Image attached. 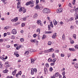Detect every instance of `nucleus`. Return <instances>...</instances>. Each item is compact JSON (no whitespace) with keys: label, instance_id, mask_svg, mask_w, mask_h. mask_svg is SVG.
<instances>
[{"label":"nucleus","instance_id":"2eb2a0df","mask_svg":"<svg viewBox=\"0 0 78 78\" xmlns=\"http://www.w3.org/2000/svg\"><path fill=\"white\" fill-rule=\"evenodd\" d=\"M45 34H50V33H52V32L51 31H46L45 32Z\"/></svg>","mask_w":78,"mask_h":78},{"label":"nucleus","instance_id":"0eeeda50","mask_svg":"<svg viewBox=\"0 0 78 78\" xmlns=\"http://www.w3.org/2000/svg\"><path fill=\"white\" fill-rule=\"evenodd\" d=\"M31 42H34V43H35V42H36V45H37V44H38L39 41H36V39H34V40H31Z\"/></svg>","mask_w":78,"mask_h":78},{"label":"nucleus","instance_id":"7ed1b4c3","mask_svg":"<svg viewBox=\"0 0 78 78\" xmlns=\"http://www.w3.org/2000/svg\"><path fill=\"white\" fill-rule=\"evenodd\" d=\"M54 49L53 48H51L50 49L44 51V53H49L51 51H53Z\"/></svg>","mask_w":78,"mask_h":78},{"label":"nucleus","instance_id":"1a4fd4ad","mask_svg":"<svg viewBox=\"0 0 78 78\" xmlns=\"http://www.w3.org/2000/svg\"><path fill=\"white\" fill-rule=\"evenodd\" d=\"M18 20V17H16V18H14L13 19H12L11 20L12 22H16V21H17Z\"/></svg>","mask_w":78,"mask_h":78},{"label":"nucleus","instance_id":"5fc2aeb1","mask_svg":"<svg viewBox=\"0 0 78 78\" xmlns=\"http://www.w3.org/2000/svg\"><path fill=\"white\" fill-rule=\"evenodd\" d=\"M10 66H11V65H10V64H8L6 65L7 67H10Z\"/></svg>","mask_w":78,"mask_h":78},{"label":"nucleus","instance_id":"412c9836","mask_svg":"<svg viewBox=\"0 0 78 78\" xmlns=\"http://www.w3.org/2000/svg\"><path fill=\"white\" fill-rule=\"evenodd\" d=\"M40 31H41V29L37 28V29L36 31L37 32H39L38 34H40Z\"/></svg>","mask_w":78,"mask_h":78},{"label":"nucleus","instance_id":"f704fd0d","mask_svg":"<svg viewBox=\"0 0 78 78\" xmlns=\"http://www.w3.org/2000/svg\"><path fill=\"white\" fill-rule=\"evenodd\" d=\"M48 45H51V41H49L48 43Z\"/></svg>","mask_w":78,"mask_h":78},{"label":"nucleus","instance_id":"e2e57ef3","mask_svg":"<svg viewBox=\"0 0 78 78\" xmlns=\"http://www.w3.org/2000/svg\"><path fill=\"white\" fill-rule=\"evenodd\" d=\"M17 5H20V2H18L17 3Z\"/></svg>","mask_w":78,"mask_h":78},{"label":"nucleus","instance_id":"338daca9","mask_svg":"<svg viewBox=\"0 0 78 78\" xmlns=\"http://www.w3.org/2000/svg\"><path fill=\"white\" fill-rule=\"evenodd\" d=\"M22 77V78H25V75H23Z\"/></svg>","mask_w":78,"mask_h":78},{"label":"nucleus","instance_id":"72a5a7b5","mask_svg":"<svg viewBox=\"0 0 78 78\" xmlns=\"http://www.w3.org/2000/svg\"><path fill=\"white\" fill-rule=\"evenodd\" d=\"M20 47L21 48V46H18L16 47V50H19V49H20Z\"/></svg>","mask_w":78,"mask_h":78},{"label":"nucleus","instance_id":"f257e3e1","mask_svg":"<svg viewBox=\"0 0 78 78\" xmlns=\"http://www.w3.org/2000/svg\"><path fill=\"white\" fill-rule=\"evenodd\" d=\"M43 12L44 13V14H49L50 12V10L48 9H44L43 10Z\"/></svg>","mask_w":78,"mask_h":78},{"label":"nucleus","instance_id":"39448f33","mask_svg":"<svg viewBox=\"0 0 78 78\" xmlns=\"http://www.w3.org/2000/svg\"><path fill=\"white\" fill-rule=\"evenodd\" d=\"M37 24L40 25L41 26V27H42V26H43L42 23H41V21L40 20H37Z\"/></svg>","mask_w":78,"mask_h":78},{"label":"nucleus","instance_id":"6ab92c4d","mask_svg":"<svg viewBox=\"0 0 78 78\" xmlns=\"http://www.w3.org/2000/svg\"><path fill=\"white\" fill-rule=\"evenodd\" d=\"M35 60L33 59H31V63H32V64H34V61H35Z\"/></svg>","mask_w":78,"mask_h":78},{"label":"nucleus","instance_id":"2f4dec72","mask_svg":"<svg viewBox=\"0 0 78 78\" xmlns=\"http://www.w3.org/2000/svg\"><path fill=\"white\" fill-rule=\"evenodd\" d=\"M44 73L46 74V72L47 71V68H44Z\"/></svg>","mask_w":78,"mask_h":78},{"label":"nucleus","instance_id":"de8ad7c7","mask_svg":"<svg viewBox=\"0 0 78 78\" xmlns=\"http://www.w3.org/2000/svg\"><path fill=\"white\" fill-rule=\"evenodd\" d=\"M55 54H53L52 55V58H55Z\"/></svg>","mask_w":78,"mask_h":78},{"label":"nucleus","instance_id":"c9c22d12","mask_svg":"<svg viewBox=\"0 0 78 78\" xmlns=\"http://www.w3.org/2000/svg\"><path fill=\"white\" fill-rule=\"evenodd\" d=\"M21 20H26L27 19H26V18H22L21 19Z\"/></svg>","mask_w":78,"mask_h":78},{"label":"nucleus","instance_id":"a211bd4d","mask_svg":"<svg viewBox=\"0 0 78 78\" xmlns=\"http://www.w3.org/2000/svg\"><path fill=\"white\" fill-rule=\"evenodd\" d=\"M3 73H6L8 72V70L5 69V70H3Z\"/></svg>","mask_w":78,"mask_h":78},{"label":"nucleus","instance_id":"864d4df0","mask_svg":"<svg viewBox=\"0 0 78 78\" xmlns=\"http://www.w3.org/2000/svg\"><path fill=\"white\" fill-rule=\"evenodd\" d=\"M20 7V5H17V8H19Z\"/></svg>","mask_w":78,"mask_h":78},{"label":"nucleus","instance_id":"8fccbe9b","mask_svg":"<svg viewBox=\"0 0 78 78\" xmlns=\"http://www.w3.org/2000/svg\"><path fill=\"white\" fill-rule=\"evenodd\" d=\"M3 67V64H0V68H2V67Z\"/></svg>","mask_w":78,"mask_h":78},{"label":"nucleus","instance_id":"ea45409f","mask_svg":"<svg viewBox=\"0 0 78 78\" xmlns=\"http://www.w3.org/2000/svg\"><path fill=\"white\" fill-rule=\"evenodd\" d=\"M25 54L27 55H28V54H29V52L28 51H26L25 52Z\"/></svg>","mask_w":78,"mask_h":78},{"label":"nucleus","instance_id":"5701e85b","mask_svg":"<svg viewBox=\"0 0 78 78\" xmlns=\"http://www.w3.org/2000/svg\"><path fill=\"white\" fill-rule=\"evenodd\" d=\"M74 19V18L73 17H71L69 19V21H72Z\"/></svg>","mask_w":78,"mask_h":78},{"label":"nucleus","instance_id":"774afa93","mask_svg":"<svg viewBox=\"0 0 78 78\" xmlns=\"http://www.w3.org/2000/svg\"><path fill=\"white\" fill-rule=\"evenodd\" d=\"M76 25H78V20H76Z\"/></svg>","mask_w":78,"mask_h":78},{"label":"nucleus","instance_id":"0e129e2a","mask_svg":"<svg viewBox=\"0 0 78 78\" xmlns=\"http://www.w3.org/2000/svg\"><path fill=\"white\" fill-rule=\"evenodd\" d=\"M69 6L70 7H72V5H71V3H69Z\"/></svg>","mask_w":78,"mask_h":78},{"label":"nucleus","instance_id":"c85d7f7f","mask_svg":"<svg viewBox=\"0 0 78 78\" xmlns=\"http://www.w3.org/2000/svg\"><path fill=\"white\" fill-rule=\"evenodd\" d=\"M56 58H53V59L52 60V62L55 63V62H56Z\"/></svg>","mask_w":78,"mask_h":78},{"label":"nucleus","instance_id":"13d9d810","mask_svg":"<svg viewBox=\"0 0 78 78\" xmlns=\"http://www.w3.org/2000/svg\"><path fill=\"white\" fill-rule=\"evenodd\" d=\"M73 28H74V27L73 26H71L70 27L71 29H73Z\"/></svg>","mask_w":78,"mask_h":78},{"label":"nucleus","instance_id":"37998d69","mask_svg":"<svg viewBox=\"0 0 78 78\" xmlns=\"http://www.w3.org/2000/svg\"><path fill=\"white\" fill-rule=\"evenodd\" d=\"M23 8H20V9H19V11H20V12H21V11H22Z\"/></svg>","mask_w":78,"mask_h":78},{"label":"nucleus","instance_id":"a18cd8bd","mask_svg":"<svg viewBox=\"0 0 78 78\" xmlns=\"http://www.w3.org/2000/svg\"><path fill=\"white\" fill-rule=\"evenodd\" d=\"M11 39H15V37L12 35L11 37Z\"/></svg>","mask_w":78,"mask_h":78},{"label":"nucleus","instance_id":"603ef678","mask_svg":"<svg viewBox=\"0 0 78 78\" xmlns=\"http://www.w3.org/2000/svg\"><path fill=\"white\" fill-rule=\"evenodd\" d=\"M18 73H19L18 74L19 75H21V74H22V71H20Z\"/></svg>","mask_w":78,"mask_h":78},{"label":"nucleus","instance_id":"49530a36","mask_svg":"<svg viewBox=\"0 0 78 78\" xmlns=\"http://www.w3.org/2000/svg\"><path fill=\"white\" fill-rule=\"evenodd\" d=\"M40 2H43V3H45V0H40Z\"/></svg>","mask_w":78,"mask_h":78},{"label":"nucleus","instance_id":"9b49d317","mask_svg":"<svg viewBox=\"0 0 78 78\" xmlns=\"http://www.w3.org/2000/svg\"><path fill=\"white\" fill-rule=\"evenodd\" d=\"M75 20H77L78 19V15L76 13H75L74 15Z\"/></svg>","mask_w":78,"mask_h":78},{"label":"nucleus","instance_id":"a878e982","mask_svg":"<svg viewBox=\"0 0 78 78\" xmlns=\"http://www.w3.org/2000/svg\"><path fill=\"white\" fill-rule=\"evenodd\" d=\"M75 67L76 69H78V64H75Z\"/></svg>","mask_w":78,"mask_h":78},{"label":"nucleus","instance_id":"6e6d98bb","mask_svg":"<svg viewBox=\"0 0 78 78\" xmlns=\"http://www.w3.org/2000/svg\"><path fill=\"white\" fill-rule=\"evenodd\" d=\"M3 41V39H0V42H2Z\"/></svg>","mask_w":78,"mask_h":78},{"label":"nucleus","instance_id":"f3484780","mask_svg":"<svg viewBox=\"0 0 78 78\" xmlns=\"http://www.w3.org/2000/svg\"><path fill=\"white\" fill-rule=\"evenodd\" d=\"M69 50L70 51H75V49L74 48H69Z\"/></svg>","mask_w":78,"mask_h":78},{"label":"nucleus","instance_id":"09e8293b","mask_svg":"<svg viewBox=\"0 0 78 78\" xmlns=\"http://www.w3.org/2000/svg\"><path fill=\"white\" fill-rule=\"evenodd\" d=\"M22 11H23V13H25V12H26V11H27V10L26 9H24L23 10H22Z\"/></svg>","mask_w":78,"mask_h":78},{"label":"nucleus","instance_id":"69168bd1","mask_svg":"<svg viewBox=\"0 0 78 78\" xmlns=\"http://www.w3.org/2000/svg\"><path fill=\"white\" fill-rule=\"evenodd\" d=\"M75 11H76V12H78V8L76 9Z\"/></svg>","mask_w":78,"mask_h":78},{"label":"nucleus","instance_id":"c03bdc74","mask_svg":"<svg viewBox=\"0 0 78 78\" xmlns=\"http://www.w3.org/2000/svg\"><path fill=\"white\" fill-rule=\"evenodd\" d=\"M33 36L34 37H36V36H37V34H34L33 35Z\"/></svg>","mask_w":78,"mask_h":78},{"label":"nucleus","instance_id":"4c0bfd02","mask_svg":"<svg viewBox=\"0 0 78 78\" xmlns=\"http://www.w3.org/2000/svg\"><path fill=\"white\" fill-rule=\"evenodd\" d=\"M45 66L46 67H49V65L48 63H46L45 64Z\"/></svg>","mask_w":78,"mask_h":78},{"label":"nucleus","instance_id":"7c9ffc66","mask_svg":"<svg viewBox=\"0 0 78 78\" xmlns=\"http://www.w3.org/2000/svg\"><path fill=\"white\" fill-rule=\"evenodd\" d=\"M32 69H31V74L33 75L34 74V71L33 70H32Z\"/></svg>","mask_w":78,"mask_h":78},{"label":"nucleus","instance_id":"4be33fe9","mask_svg":"<svg viewBox=\"0 0 78 78\" xmlns=\"http://www.w3.org/2000/svg\"><path fill=\"white\" fill-rule=\"evenodd\" d=\"M10 28V27L9 26H6V27H5L4 29V30H8V29H9Z\"/></svg>","mask_w":78,"mask_h":78},{"label":"nucleus","instance_id":"bf43d9fd","mask_svg":"<svg viewBox=\"0 0 78 78\" xmlns=\"http://www.w3.org/2000/svg\"><path fill=\"white\" fill-rule=\"evenodd\" d=\"M19 74H16V76L17 78H19Z\"/></svg>","mask_w":78,"mask_h":78},{"label":"nucleus","instance_id":"c756f323","mask_svg":"<svg viewBox=\"0 0 78 78\" xmlns=\"http://www.w3.org/2000/svg\"><path fill=\"white\" fill-rule=\"evenodd\" d=\"M47 37V36L46 35H43V37H42V39H44L46 38Z\"/></svg>","mask_w":78,"mask_h":78},{"label":"nucleus","instance_id":"aec40b11","mask_svg":"<svg viewBox=\"0 0 78 78\" xmlns=\"http://www.w3.org/2000/svg\"><path fill=\"white\" fill-rule=\"evenodd\" d=\"M62 38L63 40H65V39H66V37L65 36V34H63Z\"/></svg>","mask_w":78,"mask_h":78},{"label":"nucleus","instance_id":"58836bf2","mask_svg":"<svg viewBox=\"0 0 78 78\" xmlns=\"http://www.w3.org/2000/svg\"><path fill=\"white\" fill-rule=\"evenodd\" d=\"M70 43H71L72 44H74V41L73 40H71L70 41Z\"/></svg>","mask_w":78,"mask_h":78},{"label":"nucleus","instance_id":"ddd939ff","mask_svg":"<svg viewBox=\"0 0 78 78\" xmlns=\"http://www.w3.org/2000/svg\"><path fill=\"white\" fill-rule=\"evenodd\" d=\"M53 23L54 25H57V23H58V22H57V21H56L55 19H54L53 20Z\"/></svg>","mask_w":78,"mask_h":78},{"label":"nucleus","instance_id":"052dcab7","mask_svg":"<svg viewBox=\"0 0 78 78\" xmlns=\"http://www.w3.org/2000/svg\"><path fill=\"white\" fill-rule=\"evenodd\" d=\"M59 51L58 50H56L55 51V53H58L59 52Z\"/></svg>","mask_w":78,"mask_h":78},{"label":"nucleus","instance_id":"6e6552de","mask_svg":"<svg viewBox=\"0 0 78 78\" xmlns=\"http://www.w3.org/2000/svg\"><path fill=\"white\" fill-rule=\"evenodd\" d=\"M62 11V8H60L57 10V13H60Z\"/></svg>","mask_w":78,"mask_h":78},{"label":"nucleus","instance_id":"393cba45","mask_svg":"<svg viewBox=\"0 0 78 78\" xmlns=\"http://www.w3.org/2000/svg\"><path fill=\"white\" fill-rule=\"evenodd\" d=\"M20 42H23L24 41V39H23V38H22L20 39Z\"/></svg>","mask_w":78,"mask_h":78},{"label":"nucleus","instance_id":"9d476101","mask_svg":"<svg viewBox=\"0 0 78 78\" xmlns=\"http://www.w3.org/2000/svg\"><path fill=\"white\" fill-rule=\"evenodd\" d=\"M12 33L13 34H16L17 33V31L16 30V29H14L12 30Z\"/></svg>","mask_w":78,"mask_h":78},{"label":"nucleus","instance_id":"79ce46f5","mask_svg":"<svg viewBox=\"0 0 78 78\" xmlns=\"http://www.w3.org/2000/svg\"><path fill=\"white\" fill-rule=\"evenodd\" d=\"M52 70H53V68H52V67H51L49 69V71H50V72H52Z\"/></svg>","mask_w":78,"mask_h":78},{"label":"nucleus","instance_id":"a19ab883","mask_svg":"<svg viewBox=\"0 0 78 78\" xmlns=\"http://www.w3.org/2000/svg\"><path fill=\"white\" fill-rule=\"evenodd\" d=\"M55 63H51V66H55Z\"/></svg>","mask_w":78,"mask_h":78},{"label":"nucleus","instance_id":"473e14b6","mask_svg":"<svg viewBox=\"0 0 78 78\" xmlns=\"http://www.w3.org/2000/svg\"><path fill=\"white\" fill-rule=\"evenodd\" d=\"M70 12H71L73 13V12H75V9H73L71 10H70Z\"/></svg>","mask_w":78,"mask_h":78},{"label":"nucleus","instance_id":"dca6fc26","mask_svg":"<svg viewBox=\"0 0 78 78\" xmlns=\"http://www.w3.org/2000/svg\"><path fill=\"white\" fill-rule=\"evenodd\" d=\"M48 62H53V60L51 58H49L48 60Z\"/></svg>","mask_w":78,"mask_h":78},{"label":"nucleus","instance_id":"423d86ee","mask_svg":"<svg viewBox=\"0 0 78 78\" xmlns=\"http://www.w3.org/2000/svg\"><path fill=\"white\" fill-rule=\"evenodd\" d=\"M43 7H40L39 5H37L35 7V9H42Z\"/></svg>","mask_w":78,"mask_h":78},{"label":"nucleus","instance_id":"f8f14e48","mask_svg":"<svg viewBox=\"0 0 78 78\" xmlns=\"http://www.w3.org/2000/svg\"><path fill=\"white\" fill-rule=\"evenodd\" d=\"M52 39H55L56 37V33H55L52 36Z\"/></svg>","mask_w":78,"mask_h":78},{"label":"nucleus","instance_id":"4d7b16f0","mask_svg":"<svg viewBox=\"0 0 78 78\" xmlns=\"http://www.w3.org/2000/svg\"><path fill=\"white\" fill-rule=\"evenodd\" d=\"M65 71H64L63 72H62V74L63 75V76H64V75H65Z\"/></svg>","mask_w":78,"mask_h":78},{"label":"nucleus","instance_id":"3c124183","mask_svg":"<svg viewBox=\"0 0 78 78\" xmlns=\"http://www.w3.org/2000/svg\"><path fill=\"white\" fill-rule=\"evenodd\" d=\"M6 35H7V34L6 33H5L4 34V37H5L6 36Z\"/></svg>","mask_w":78,"mask_h":78},{"label":"nucleus","instance_id":"680f3d73","mask_svg":"<svg viewBox=\"0 0 78 78\" xmlns=\"http://www.w3.org/2000/svg\"><path fill=\"white\" fill-rule=\"evenodd\" d=\"M63 23H63V22H60V25H62V24H63Z\"/></svg>","mask_w":78,"mask_h":78},{"label":"nucleus","instance_id":"b1692460","mask_svg":"<svg viewBox=\"0 0 78 78\" xmlns=\"http://www.w3.org/2000/svg\"><path fill=\"white\" fill-rule=\"evenodd\" d=\"M33 70L34 71V72L35 73H37V69H36V68L34 69Z\"/></svg>","mask_w":78,"mask_h":78},{"label":"nucleus","instance_id":"e433bc0d","mask_svg":"<svg viewBox=\"0 0 78 78\" xmlns=\"http://www.w3.org/2000/svg\"><path fill=\"white\" fill-rule=\"evenodd\" d=\"M61 57H64L65 55L62 53L60 55Z\"/></svg>","mask_w":78,"mask_h":78},{"label":"nucleus","instance_id":"f03ea898","mask_svg":"<svg viewBox=\"0 0 78 78\" xmlns=\"http://www.w3.org/2000/svg\"><path fill=\"white\" fill-rule=\"evenodd\" d=\"M50 26L51 27H50ZM48 30L49 31H51V28H53V23L51 21L50 23V25H48Z\"/></svg>","mask_w":78,"mask_h":78},{"label":"nucleus","instance_id":"cd10ccee","mask_svg":"<svg viewBox=\"0 0 78 78\" xmlns=\"http://www.w3.org/2000/svg\"><path fill=\"white\" fill-rule=\"evenodd\" d=\"M55 76L56 77H58L59 76V73H56L55 74Z\"/></svg>","mask_w":78,"mask_h":78},{"label":"nucleus","instance_id":"20e7f679","mask_svg":"<svg viewBox=\"0 0 78 78\" xmlns=\"http://www.w3.org/2000/svg\"><path fill=\"white\" fill-rule=\"evenodd\" d=\"M34 4V3H33V2H31V1H29V2H27L26 3V6H28V5H32L33 6H34V5H33Z\"/></svg>","mask_w":78,"mask_h":78},{"label":"nucleus","instance_id":"4468645a","mask_svg":"<svg viewBox=\"0 0 78 78\" xmlns=\"http://www.w3.org/2000/svg\"><path fill=\"white\" fill-rule=\"evenodd\" d=\"M38 17V15L37 13H35L34 16V19H36V18H37Z\"/></svg>","mask_w":78,"mask_h":78},{"label":"nucleus","instance_id":"bb28decb","mask_svg":"<svg viewBox=\"0 0 78 78\" xmlns=\"http://www.w3.org/2000/svg\"><path fill=\"white\" fill-rule=\"evenodd\" d=\"M73 37H74V38L75 39H76V34H73Z\"/></svg>","mask_w":78,"mask_h":78}]
</instances>
